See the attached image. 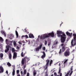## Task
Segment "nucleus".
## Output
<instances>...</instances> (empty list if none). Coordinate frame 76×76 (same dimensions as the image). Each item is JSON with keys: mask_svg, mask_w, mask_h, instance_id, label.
<instances>
[{"mask_svg": "<svg viewBox=\"0 0 76 76\" xmlns=\"http://www.w3.org/2000/svg\"><path fill=\"white\" fill-rule=\"evenodd\" d=\"M66 34L67 35H69V37H71L72 35V33H70L68 32H66Z\"/></svg>", "mask_w": 76, "mask_h": 76, "instance_id": "15", "label": "nucleus"}, {"mask_svg": "<svg viewBox=\"0 0 76 76\" xmlns=\"http://www.w3.org/2000/svg\"><path fill=\"white\" fill-rule=\"evenodd\" d=\"M54 75L55 76H62V73H61L60 74V75L59 76V75H57V73L56 72L54 73Z\"/></svg>", "mask_w": 76, "mask_h": 76, "instance_id": "19", "label": "nucleus"}, {"mask_svg": "<svg viewBox=\"0 0 76 76\" xmlns=\"http://www.w3.org/2000/svg\"><path fill=\"white\" fill-rule=\"evenodd\" d=\"M7 65L8 66V67H11V66H12V65H11V64L9 62H8L7 64Z\"/></svg>", "mask_w": 76, "mask_h": 76, "instance_id": "24", "label": "nucleus"}, {"mask_svg": "<svg viewBox=\"0 0 76 76\" xmlns=\"http://www.w3.org/2000/svg\"><path fill=\"white\" fill-rule=\"evenodd\" d=\"M17 57V53L14 52L13 54V59H16Z\"/></svg>", "mask_w": 76, "mask_h": 76, "instance_id": "11", "label": "nucleus"}, {"mask_svg": "<svg viewBox=\"0 0 76 76\" xmlns=\"http://www.w3.org/2000/svg\"><path fill=\"white\" fill-rule=\"evenodd\" d=\"M65 50V48H64V47H63L62 48V51H64V50Z\"/></svg>", "mask_w": 76, "mask_h": 76, "instance_id": "29", "label": "nucleus"}, {"mask_svg": "<svg viewBox=\"0 0 76 76\" xmlns=\"http://www.w3.org/2000/svg\"><path fill=\"white\" fill-rule=\"evenodd\" d=\"M50 61L49 60H48L46 61V62H47V63L46 64V66L45 69V70H46V69H47V68L48 66V64H49Z\"/></svg>", "mask_w": 76, "mask_h": 76, "instance_id": "8", "label": "nucleus"}, {"mask_svg": "<svg viewBox=\"0 0 76 76\" xmlns=\"http://www.w3.org/2000/svg\"><path fill=\"white\" fill-rule=\"evenodd\" d=\"M45 76H48V74H45Z\"/></svg>", "mask_w": 76, "mask_h": 76, "instance_id": "48", "label": "nucleus"}, {"mask_svg": "<svg viewBox=\"0 0 76 76\" xmlns=\"http://www.w3.org/2000/svg\"><path fill=\"white\" fill-rule=\"evenodd\" d=\"M28 38V35H23L21 36V38Z\"/></svg>", "mask_w": 76, "mask_h": 76, "instance_id": "18", "label": "nucleus"}, {"mask_svg": "<svg viewBox=\"0 0 76 76\" xmlns=\"http://www.w3.org/2000/svg\"><path fill=\"white\" fill-rule=\"evenodd\" d=\"M21 42V41L18 42V43L19 44H20L21 45H22V42Z\"/></svg>", "mask_w": 76, "mask_h": 76, "instance_id": "36", "label": "nucleus"}, {"mask_svg": "<svg viewBox=\"0 0 76 76\" xmlns=\"http://www.w3.org/2000/svg\"><path fill=\"white\" fill-rule=\"evenodd\" d=\"M29 38H34V35H33V34H32L30 33L29 35Z\"/></svg>", "mask_w": 76, "mask_h": 76, "instance_id": "14", "label": "nucleus"}, {"mask_svg": "<svg viewBox=\"0 0 76 76\" xmlns=\"http://www.w3.org/2000/svg\"><path fill=\"white\" fill-rule=\"evenodd\" d=\"M42 47V44H41L39 47L37 48H36V51H39V49L41 50V49Z\"/></svg>", "mask_w": 76, "mask_h": 76, "instance_id": "7", "label": "nucleus"}, {"mask_svg": "<svg viewBox=\"0 0 76 76\" xmlns=\"http://www.w3.org/2000/svg\"><path fill=\"white\" fill-rule=\"evenodd\" d=\"M17 74H19V70H17Z\"/></svg>", "mask_w": 76, "mask_h": 76, "instance_id": "38", "label": "nucleus"}, {"mask_svg": "<svg viewBox=\"0 0 76 76\" xmlns=\"http://www.w3.org/2000/svg\"><path fill=\"white\" fill-rule=\"evenodd\" d=\"M29 73L28 72L27 73V75L26 76H29Z\"/></svg>", "mask_w": 76, "mask_h": 76, "instance_id": "45", "label": "nucleus"}, {"mask_svg": "<svg viewBox=\"0 0 76 76\" xmlns=\"http://www.w3.org/2000/svg\"><path fill=\"white\" fill-rule=\"evenodd\" d=\"M14 37V36H13V35H12V37Z\"/></svg>", "mask_w": 76, "mask_h": 76, "instance_id": "61", "label": "nucleus"}, {"mask_svg": "<svg viewBox=\"0 0 76 76\" xmlns=\"http://www.w3.org/2000/svg\"><path fill=\"white\" fill-rule=\"evenodd\" d=\"M72 62H73V61H71V63H72Z\"/></svg>", "mask_w": 76, "mask_h": 76, "instance_id": "59", "label": "nucleus"}, {"mask_svg": "<svg viewBox=\"0 0 76 76\" xmlns=\"http://www.w3.org/2000/svg\"><path fill=\"white\" fill-rule=\"evenodd\" d=\"M6 43L7 45H12V43H13V41H9L7 39H6Z\"/></svg>", "mask_w": 76, "mask_h": 76, "instance_id": "6", "label": "nucleus"}, {"mask_svg": "<svg viewBox=\"0 0 76 76\" xmlns=\"http://www.w3.org/2000/svg\"><path fill=\"white\" fill-rule=\"evenodd\" d=\"M9 48H10V46H6V49L5 50V53H7L9 50Z\"/></svg>", "mask_w": 76, "mask_h": 76, "instance_id": "10", "label": "nucleus"}, {"mask_svg": "<svg viewBox=\"0 0 76 76\" xmlns=\"http://www.w3.org/2000/svg\"><path fill=\"white\" fill-rule=\"evenodd\" d=\"M51 76H54V75L53 74Z\"/></svg>", "mask_w": 76, "mask_h": 76, "instance_id": "52", "label": "nucleus"}, {"mask_svg": "<svg viewBox=\"0 0 76 76\" xmlns=\"http://www.w3.org/2000/svg\"><path fill=\"white\" fill-rule=\"evenodd\" d=\"M59 63V66H60V62H58L57 63Z\"/></svg>", "mask_w": 76, "mask_h": 76, "instance_id": "47", "label": "nucleus"}, {"mask_svg": "<svg viewBox=\"0 0 76 76\" xmlns=\"http://www.w3.org/2000/svg\"><path fill=\"white\" fill-rule=\"evenodd\" d=\"M6 73H7V74H8V71H6Z\"/></svg>", "mask_w": 76, "mask_h": 76, "instance_id": "46", "label": "nucleus"}, {"mask_svg": "<svg viewBox=\"0 0 76 76\" xmlns=\"http://www.w3.org/2000/svg\"><path fill=\"white\" fill-rule=\"evenodd\" d=\"M1 34H3V35H4L5 37H6V33L4 32V31L3 30L1 31Z\"/></svg>", "mask_w": 76, "mask_h": 76, "instance_id": "16", "label": "nucleus"}, {"mask_svg": "<svg viewBox=\"0 0 76 76\" xmlns=\"http://www.w3.org/2000/svg\"><path fill=\"white\" fill-rule=\"evenodd\" d=\"M15 34L16 36L17 37V38H18V37H19V34H18V31H15Z\"/></svg>", "mask_w": 76, "mask_h": 76, "instance_id": "22", "label": "nucleus"}, {"mask_svg": "<svg viewBox=\"0 0 76 76\" xmlns=\"http://www.w3.org/2000/svg\"><path fill=\"white\" fill-rule=\"evenodd\" d=\"M58 43V41L57 40H56L54 42L53 44L54 45H57Z\"/></svg>", "mask_w": 76, "mask_h": 76, "instance_id": "20", "label": "nucleus"}, {"mask_svg": "<svg viewBox=\"0 0 76 76\" xmlns=\"http://www.w3.org/2000/svg\"><path fill=\"white\" fill-rule=\"evenodd\" d=\"M46 52H47V50H46Z\"/></svg>", "mask_w": 76, "mask_h": 76, "instance_id": "64", "label": "nucleus"}, {"mask_svg": "<svg viewBox=\"0 0 76 76\" xmlns=\"http://www.w3.org/2000/svg\"><path fill=\"white\" fill-rule=\"evenodd\" d=\"M17 76H20V75L18 74V75H17Z\"/></svg>", "mask_w": 76, "mask_h": 76, "instance_id": "50", "label": "nucleus"}, {"mask_svg": "<svg viewBox=\"0 0 76 76\" xmlns=\"http://www.w3.org/2000/svg\"><path fill=\"white\" fill-rule=\"evenodd\" d=\"M15 48H12V52H15Z\"/></svg>", "mask_w": 76, "mask_h": 76, "instance_id": "31", "label": "nucleus"}, {"mask_svg": "<svg viewBox=\"0 0 76 76\" xmlns=\"http://www.w3.org/2000/svg\"><path fill=\"white\" fill-rule=\"evenodd\" d=\"M72 70V68H71V70Z\"/></svg>", "mask_w": 76, "mask_h": 76, "instance_id": "57", "label": "nucleus"}, {"mask_svg": "<svg viewBox=\"0 0 76 76\" xmlns=\"http://www.w3.org/2000/svg\"><path fill=\"white\" fill-rule=\"evenodd\" d=\"M47 71H48V70H47V71L46 72V73H48V72H47Z\"/></svg>", "mask_w": 76, "mask_h": 76, "instance_id": "53", "label": "nucleus"}, {"mask_svg": "<svg viewBox=\"0 0 76 76\" xmlns=\"http://www.w3.org/2000/svg\"><path fill=\"white\" fill-rule=\"evenodd\" d=\"M63 44H61V46H63Z\"/></svg>", "mask_w": 76, "mask_h": 76, "instance_id": "51", "label": "nucleus"}, {"mask_svg": "<svg viewBox=\"0 0 76 76\" xmlns=\"http://www.w3.org/2000/svg\"><path fill=\"white\" fill-rule=\"evenodd\" d=\"M73 73V71H72L69 75V76H71L72 74Z\"/></svg>", "mask_w": 76, "mask_h": 76, "instance_id": "35", "label": "nucleus"}, {"mask_svg": "<svg viewBox=\"0 0 76 76\" xmlns=\"http://www.w3.org/2000/svg\"><path fill=\"white\" fill-rule=\"evenodd\" d=\"M0 73H3L4 72V69L2 66H0Z\"/></svg>", "mask_w": 76, "mask_h": 76, "instance_id": "13", "label": "nucleus"}, {"mask_svg": "<svg viewBox=\"0 0 76 76\" xmlns=\"http://www.w3.org/2000/svg\"><path fill=\"white\" fill-rule=\"evenodd\" d=\"M1 17V14L0 13V17Z\"/></svg>", "mask_w": 76, "mask_h": 76, "instance_id": "55", "label": "nucleus"}, {"mask_svg": "<svg viewBox=\"0 0 76 76\" xmlns=\"http://www.w3.org/2000/svg\"><path fill=\"white\" fill-rule=\"evenodd\" d=\"M43 50H44V51H45V47H43Z\"/></svg>", "mask_w": 76, "mask_h": 76, "instance_id": "41", "label": "nucleus"}, {"mask_svg": "<svg viewBox=\"0 0 76 76\" xmlns=\"http://www.w3.org/2000/svg\"><path fill=\"white\" fill-rule=\"evenodd\" d=\"M61 71V68L60 67L59 68V72H58V74H60V71Z\"/></svg>", "mask_w": 76, "mask_h": 76, "instance_id": "32", "label": "nucleus"}, {"mask_svg": "<svg viewBox=\"0 0 76 76\" xmlns=\"http://www.w3.org/2000/svg\"><path fill=\"white\" fill-rule=\"evenodd\" d=\"M33 75L34 76H35L36 75V70H34L33 72Z\"/></svg>", "mask_w": 76, "mask_h": 76, "instance_id": "25", "label": "nucleus"}, {"mask_svg": "<svg viewBox=\"0 0 76 76\" xmlns=\"http://www.w3.org/2000/svg\"><path fill=\"white\" fill-rule=\"evenodd\" d=\"M62 23H63V22H62V23H61V24H62Z\"/></svg>", "mask_w": 76, "mask_h": 76, "instance_id": "63", "label": "nucleus"}, {"mask_svg": "<svg viewBox=\"0 0 76 76\" xmlns=\"http://www.w3.org/2000/svg\"><path fill=\"white\" fill-rule=\"evenodd\" d=\"M13 44L14 47H16V42L15 41H13Z\"/></svg>", "mask_w": 76, "mask_h": 76, "instance_id": "23", "label": "nucleus"}, {"mask_svg": "<svg viewBox=\"0 0 76 76\" xmlns=\"http://www.w3.org/2000/svg\"><path fill=\"white\" fill-rule=\"evenodd\" d=\"M50 37H54V33L53 31L50 33H46L41 35L40 37V39L44 40L45 39V38H48Z\"/></svg>", "mask_w": 76, "mask_h": 76, "instance_id": "2", "label": "nucleus"}, {"mask_svg": "<svg viewBox=\"0 0 76 76\" xmlns=\"http://www.w3.org/2000/svg\"><path fill=\"white\" fill-rule=\"evenodd\" d=\"M25 45V44H23V46H24Z\"/></svg>", "mask_w": 76, "mask_h": 76, "instance_id": "56", "label": "nucleus"}, {"mask_svg": "<svg viewBox=\"0 0 76 76\" xmlns=\"http://www.w3.org/2000/svg\"><path fill=\"white\" fill-rule=\"evenodd\" d=\"M3 57V53H1L0 54V57L1 58H2Z\"/></svg>", "mask_w": 76, "mask_h": 76, "instance_id": "28", "label": "nucleus"}, {"mask_svg": "<svg viewBox=\"0 0 76 76\" xmlns=\"http://www.w3.org/2000/svg\"><path fill=\"white\" fill-rule=\"evenodd\" d=\"M61 24H60V26H61Z\"/></svg>", "mask_w": 76, "mask_h": 76, "instance_id": "60", "label": "nucleus"}, {"mask_svg": "<svg viewBox=\"0 0 76 76\" xmlns=\"http://www.w3.org/2000/svg\"><path fill=\"white\" fill-rule=\"evenodd\" d=\"M47 40H45V45H47Z\"/></svg>", "mask_w": 76, "mask_h": 76, "instance_id": "37", "label": "nucleus"}, {"mask_svg": "<svg viewBox=\"0 0 76 76\" xmlns=\"http://www.w3.org/2000/svg\"><path fill=\"white\" fill-rule=\"evenodd\" d=\"M42 53L43 55L42 56V58H43L45 57V52H43Z\"/></svg>", "mask_w": 76, "mask_h": 76, "instance_id": "17", "label": "nucleus"}, {"mask_svg": "<svg viewBox=\"0 0 76 76\" xmlns=\"http://www.w3.org/2000/svg\"><path fill=\"white\" fill-rule=\"evenodd\" d=\"M40 37V36L39 35L38 36V38H37V39H39V37Z\"/></svg>", "mask_w": 76, "mask_h": 76, "instance_id": "43", "label": "nucleus"}, {"mask_svg": "<svg viewBox=\"0 0 76 76\" xmlns=\"http://www.w3.org/2000/svg\"><path fill=\"white\" fill-rule=\"evenodd\" d=\"M74 39H72L71 41V45L74 47V45H75L76 44V34H73Z\"/></svg>", "mask_w": 76, "mask_h": 76, "instance_id": "4", "label": "nucleus"}, {"mask_svg": "<svg viewBox=\"0 0 76 76\" xmlns=\"http://www.w3.org/2000/svg\"><path fill=\"white\" fill-rule=\"evenodd\" d=\"M21 75H22V74H23V72L21 71Z\"/></svg>", "mask_w": 76, "mask_h": 76, "instance_id": "49", "label": "nucleus"}, {"mask_svg": "<svg viewBox=\"0 0 76 76\" xmlns=\"http://www.w3.org/2000/svg\"><path fill=\"white\" fill-rule=\"evenodd\" d=\"M69 50H70L69 49H68L67 50L64 52V56L66 57H67L70 55V52H69Z\"/></svg>", "mask_w": 76, "mask_h": 76, "instance_id": "5", "label": "nucleus"}, {"mask_svg": "<svg viewBox=\"0 0 76 76\" xmlns=\"http://www.w3.org/2000/svg\"><path fill=\"white\" fill-rule=\"evenodd\" d=\"M51 45V42H49L48 43V46H50V45Z\"/></svg>", "mask_w": 76, "mask_h": 76, "instance_id": "39", "label": "nucleus"}, {"mask_svg": "<svg viewBox=\"0 0 76 76\" xmlns=\"http://www.w3.org/2000/svg\"><path fill=\"white\" fill-rule=\"evenodd\" d=\"M23 52H22L21 54V57H23Z\"/></svg>", "mask_w": 76, "mask_h": 76, "instance_id": "34", "label": "nucleus"}, {"mask_svg": "<svg viewBox=\"0 0 76 76\" xmlns=\"http://www.w3.org/2000/svg\"><path fill=\"white\" fill-rule=\"evenodd\" d=\"M25 32H26V29H25Z\"/></svg>", "mask_w": 76, "mask_h": 76, "instance_id": "54", "label": "nucleus"}, {"mask_svg": "<svg viewBox=\"0 0 76 76\" xmlns=\"http://www.w3.org/2000/svg\"><path fill=\"white\" fill-rule=\"evenodd\" d=\"M3 41V38H2L1 37H0V42H2Z\"/></svg>", "mask_w": 76, "mask_h": 76, "instance_id": "26", "label": "nucleus"}, {"mask_svg": "<svg viewBox=\"0 0 76 76\" xmlns=\"http://www.w3.org/2000/svg\"><path fill=\"white\" fill-rule=\"evenodd\" d=\"M57 34L58 37H61V42H64L66 41V38L64 37H65L66 34L64 33L63 34L62 31L59 30L57 31Z\"/></svg>", "mask_w": 76, "mask_h": 76, "instance_id": "1", "label": "nucleus"}, {"mask_svg": "<svg viewBox=\"0 0 76 76\" xmlns=\"http://www.w3.org/2000/svg\"><path fill=\"white\" fill-rule=\"evenodd\" d=\"M73 58L72 59V60H73V58Z\"/></svg>", "mask_w": 76, "mask_h": 76, "instance_id": "62", "label": "nucleus"}, {"mask_svg": "<svg viewBox=\"0 0 76 76\" xmlns=\"http://www.w3.org/2000/svg\"><path fill=\"white\" fill-rule=\"evenodd\" d=\"M67 59H66V60L65 59V61H64L63 65H62V64H61V66H62V67H64V68L65 67V64L66 63V62H67Z\"/></svg>", "mask_w": 76, "mask_h": 76, "instance_id": "12", "label": "nucleus"}, {"mask_svg": "<svg viewBox=\"0 0 76 76\" xmlns=\"http://www.w3.org/2000/svg\"><path fill=\"white\" fill-rule=\"evenodd\" d=\"M61 49H60V51L59 52V54H61Z\"/></svg>", "mask_w": 76, "mask_h": 76, "instance_id": "40", "label": "nucleus"}, {"mask_svg": "<svg viewBox=\"0 0 76 76\" xmlns=\"http://www.w3.org/2000/svg\"><path fill=\"white\" fill-rule=\"evenodd\" d=\"M26 73V70H24V73L23 75H25Z\"/></svg>", "mask_w": 76, "mask_h": 76, "instance_id": "30", "label": "nucleus"}, {"mask_svg": "<svg viewBox=\"0 0 76 76\" xmlns=\"http://www.w3.org/2000/svg\"><path fill=\"white\" fill-rule=\"evenodd\" d=\"M38 64H40V63L39 62V63H38Z\"/></svg>", "mask_w": 76, "mask_h": 76, "instance_id": "58", "label": "nucleus"}, {"mask_svg": "<svg viewBox=\"0 0 76 76\" xmlns=\"http://www.w3.org/2000/svg\"><path fill=\"white\" fill-rule=\"evenodd\" d=\"M26 42H28V44H31V41L30 40H28V41H27V40H26Z\"/></svg>", "mask_w": 76, "mask_h": 76, "instance_id": "27", "label": "nucleus"}, {"mask_svg": "<svg viewBox=\"0 0 76 76\" xmlns=\"http://www.w3.org/2000/svg\"><path fill=\"white\" fill-rule=\"evenodd\" d=\"M12 66L13 67L12 75V76H15V65H12Z\"/></svg>", "mask_w": 76, "mask_h": 76, "instance_id": "9", "label": "nucleus"}, {"mask_svg": "<svg viewBox=\"0 0 76 76\" xmlns=\"http://www.w3.org/2000/svg\"><path fill=\"white\" fill-rule=\"evenodd\" d=\"M9 58L10 60H11V58H12V54L11 53H9Z\"/></svg>", "mask_w": 76, "mask_h": 76, "instance_id": "21", "label": "nucleus"}, {"mask_svg": "<svg viewBox=\"0 0 76 76\" xmlns=\"http://www.w3.org/2000/svg\"><path fill=\"white\" fill-rule=\"evenodd\" d=\"M52 63H53V60H51L50 63V66H51V64H52Z\"/></svg>", "mask_w": 76, "mask_h": 76, "instance_id": "33", "label": "nucleus"}, {"mask_svg": "<svg viewBox=\"0 0 76 76\" xmlns=\"http://www.w3.org/2000/svg\"><path fill=\"white\" fill-rule=\"evenodd\" d=\"M30 60L29 58H28L27 57H26L24 58H22L21 61V66H23L24 67L23 68V69H25L26 66V61H28Z\"/></svg>", "mask_w": 76, "mask_h": 76, "instance_id": "3", "label": "nucleus"}, {"mask_svg": "<svg viewBox=\"0 0 76 76\" xmlns=\"http://www.w3.org/2000/svg\"><path fill=\"white\" fill-rule=\"evenodd\" d=\"M22 42H23V43H26V42H25L24 41H22Z\"/></svg>", "mask_w": 76, "mask_h": 76, "instance_id": "44", "label": "nucleus"}, {"mask_svg": "<svg viewBox=\"0 0 76 76\" xmlns=\"http://www.w3.org/2000/svg\"><path fill=\"white\" fill-rule=\"evenodd\" d=\"M20 48H19V47L18 46H17L16 47V49H20Z\"/></svg>", "mask_w": 76, "mask_h": 76, "instance_id": "42", "label": "nucleus"}]
</instances>
